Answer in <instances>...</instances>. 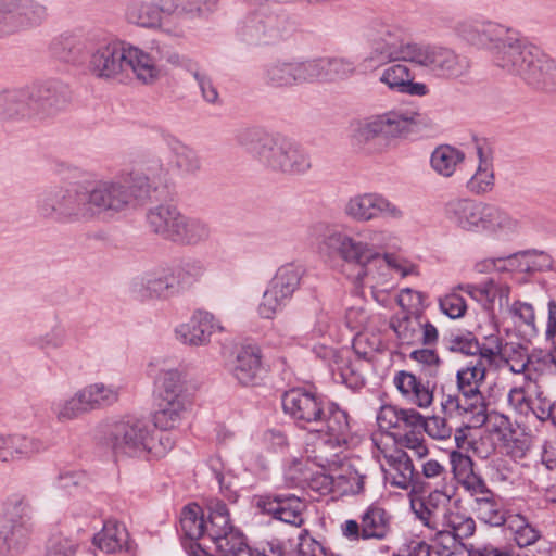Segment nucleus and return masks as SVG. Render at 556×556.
<instances>
[{
	"instance_id": "nucleus-46",
	"label": "nucleus",
	"mask_w": 556,
	"mask_h": 556,
	"mask_svg": "<svg viewBox=\"0 0 556 556\" xmlns=\"http://www.w3.org/2000/svg\"><path fill=\"white\" fill-rule=\"evenodd\" d=\"M31 114L27 89L0 93V118L25 117Z\"/></svg>"
},
{
	"instance_id": "nucleus-19",
	"label": "nucleus",
	"mask_w": 556,
	"mask_h": 556,
	"mask_svg": "<svg viewBox=\"0 0 556 556\" xmlns=\"http://www.w3.org/2000/svg\"><path fill=\"white\" fill-rule=\"evenodd\" d=\"M224 330L219 320L212 313L199 309L186 323L179 324L174 333L180 343L198 348L207 345L214 332Z\"/></svg>"
},
{
	"instance_id": "nucleus-35",
	"label": "nucleus",
	"mask_w": 556,
	"mask_h": 556,
	"mask_svg": "<svg viewBox=\"0 0 556 556\" xmlns=\"http://www.w3.org/2000/svg\"><path fill=\"white\" fill-rule=\"evenodd\" d=\"M386 462L389 466L386 478L392 485L407 490L418 479L413 462L405 452L396 451L394 454L386 455Z\"/></svg>"
},
{
	"instance_id": "nucleus-64",
	"label": "nucleus",
	"mask_w": 556,
	"mask_h": 556,
	"mask_svg": "<svg viewBox=\"0 0 556 556\" xmlns=\"http://www.w3.org/2000/svg\"><path fill=\"white\" fill-rule=\"evenodd\" d=\"M78 542L64 535H55L49 541L46 556H75Z\"/></svg>"
},
{
	"instance_id": "nucleus-34",
	"label": "nucleus",
	"mask_w": 556,
	"mask_h": 556,
	"mask_svg": "<svg viewBox=\"0 0 556 556\" xmlns=\"http://www.w3.org/2000/svg\"><path fill=\"white\" fill-rule=\"evenodd\" d=\"M92 543L104 553L112 554L128 551L129 533L124 523L117 520H106L98 533L93 535Z\"/></svg>"
},
{
	"instance_id": "nucleus-40",
	"label": "nucleus",
	"mask_w": 556,
	"mask_h": 556,
	"mask_svg": "<svg viewBox=\"0 0 556 556\" xmlns=\"http://www.w3.org/2000/svg\"><path fill=\"white\" fill-rule=\"evenodd\" d=\"M174 242L178 245L195 247L211 237L208 224L194 216L182 214Z\"/></svg>"
},
{
	"instance_id": "nucleus-44",
	"label": "nucleus",
	"mask_w": 556,
	"mask_h": 556,
	"mask_svg": "<svg viewBox=\"0 0 556 556\" xmlns=\"http://www.w3.org/2000/svg\"><path fill=\"white\" fill-rule=\"evenodd\" d=\"M4 522L34 526V508L27 495L15 493L4 502Z\"/></svg>"
},
{
	"instance_id": "nucleus-63",
	"label": "nucleus",
	"mask_w": 556,
	"mask_h": 556,
	"mask_svg": "<svg viewBox=\"0 0 556 556\" xmlns=\"http://www.w3.org/2000/svg\"><path fill=\"white\" fill-rule=\"evenodd\" d=\"M452 473L457 482L475 472L472 458L459 451H452L448 455Z\"/></svg>"
},
{
	"instance_id": "nucleus-30",
	"label": "nucleus",
	"mask_w": 556,
	"mask_h": 556,
	"mask_svg": "<svg viewBox=\"0 0 556 556\" xmlns=\"http://www.w3.org/2000/svg\"><path fill=\"white\" fill-rule=\"evenodd\" d=\"M147 170L148 173L134 170L119 176L131 195L130 206L135 205L136 201L148 198L151 190L156 189L157 185L166 179L167 173L163 168L154 172L149 167Z\"/></svg>"
},
{
	"instance_id": "nucleus-37",
	"label": "nucleus",
	"mask_w": 556,
	"mask_h": 556,
	"mask_svg": "<svg viewBox=\"0 0 556 556\" xmlns=\"http://www.w3.org/2000/svg\"><path fill=\"white\" fill-rule=\"evenodd\" d=\"M127 18L130 23L146 28H161L166 33L177 35L176 29L167 27L157 5L153 1H137L128 7Z\"/></svg>"
},
{
	"instance_id": "nucleus-48",
	"label": "nucleus",
	"mask_w": 556,
	"mask_h": 556,
	"mask_svg": "<svg viewBox=\"0 0 556 556\" xmlns=\"http://www.w3.org/2000/svg\"><path fill=\"white\" fill-rule=\"evenodd\" d=\"M206 520L198 504L186 506L180 514V529L185 538L191 542L205 540Z\"/></svg>"
},
{
	"instance_id": "nucleus-25",
	"label": "nucleus",
	"mask_w": 556,
	"mask_h": 556,
	"mask_svg": "<svg viewBox=\"0 0 556 556\" xmlns=\"http://www.w3.org/2000/svg\"><path fill=\"white\" fill-rule=\"evenodd\" d=\"M379 81L390 90L417 97L429 93V87L425 83L414 81V74L403 63H393L386 67L379 77Z\"/></svg>"
},
{
	"instance_id": "nucleus-31",
	"label": "nucleus",
	"mask_w": 556,
	"mask_h": 556,
	"mask_svg": "<svg viewBox=\"0 0 556 556\" xmlns=\"http://www.w3.org/2000/svg\"><path fill=\"white\" fill-rule=\"evenodd\" d=\"M182 214L174 205L161 204L148 211L147 223L154 233L174 242Z\"/></svg>"
},
{
	"instance_id": "nucleus-6",
	"label": "nucleus",
	"mask_w": 556,
	"mask_h": 556,
	"mask_svg": "<svg viewBox=\"0 0 556 556\" xmlns=\"http://www.w3.org/2000/svg\"><path fill=\"white\" fill-rule=\"evenodd\" d=\"M419 43L408 40L407 31L402 26L381 23L375 29L370 51L364 56L362 66L376 70L396 61L412 63Z\"/></svg>"
},
{
	"instance_id": "nucleus-56",
	"label": "nucleus",
	"mask_w": 556,
	"mask_h": 556,
	"mask_svg": "<svg viewBox=\"0 0 556 556\" xmlns=\"http://www.w3.org/2000/svg\"><path fill=\"white\" fill-rule=\"evenodd\" d=\"M368 476L355 468H348L343 473L336 477V494L358 495L365 490Z\"/></svg>"
},
{
	"instance_id": "nucleus-14",
	"label": "nucleus",
	"mask_w": 556,
	"mask_h": 556,
	"mask_svg": "<svg viewBox=\"0 0 556 556\" xmlns=\"http://www.w3.org/2000/svg\"><path fill=\"white\" fill-rule=\"evenodd\" d=\"M343 211L349 218L357 223L376 219L400 222L405 217L401 205L379 192L357 193L349 198Z\"/></svg>"
},
{
	"instance_id": "nucleus-17",
	"label": "nucleus",
	"mask_w": 556,
	"mask_h": 556,
	"mask_svg": "<svg viewBox=\"0 0 556 556\" xmlns=\"http://www.w3.org/2000/svg\"><path fill=\"white\" fill-rule=\"evenodd\" d=\"M262 81L278 89H289L312 84L309 60L277 59L263 65Z\"/></svg>"
},
{
	"instance_id": "nucleus-20",
	"label": "nucleus",
	"mask_w": 556,
	"mask_h": 556,
	"mask_svg": "<svg viewBox=\"0 0 556 556\" xmlns=\"http://www.w3.org/2000/svg\"><path fill=\"white\" fill-rule=\"evenodd\" d=\"M281 18L278 14L264 9L248 14L242 21L239 35L252 45H266L280 36Z\"/></svg>"
},
{
	"instance_id": "nucleus-45",
	"label": "nucleus",
	"mask_w": 556,
	"mask_h": 556,
	"mask_svg": "<svg viewBox=\"0 0 556 556\" xmlns=\"http://www.w3.org/2000/svg\"><path fill=\"white\" fill-rule=\"evenodd\" d=\"M464 160V152L452 146L442 144L431 153L430 163L437 174L443 177H451Z\"/></svg>"
},
{
	"instance_id": "nucleus-8",
	"label": "nucleus",
	"mask_w": 556,
	"mask_h": 556,
	"mask_svg": "<svg viewBox=\"0 0 556 556\" xmlns=\"http://www.w3.org/2000/svg\"><path fill=\"white\" fill-rule=\"evenodd\" d=\"M157 410L154 427L170 430L178 427L186 412L185 381L178 369H162L154 380Z\"/></svg>"
},
{
	"instance_id": "nucleus-15",
	"label": "nucleus",
	"mask_w": 556,
	"mask_h": 556,
	"mask_svg": "<svg viewBox=\"0 0 556 556\" xmlns=\"http://www.w3.org/2000/svg\"><path fill=\"white\" fill-rule=\"evenodd\" d=\"M46 17V7L34 0H0V38L37 27Z\"/></svg>"
},
{
	"instance_id": "nucleus-1",
	"label": "nucleus",
	"mask_w": 556,
	"mask_h": 556,
	"mask_svg": "<svg viewBox=\"0 0 556 556\" xmlns=\"http://www.w3.org/2000/svg\"><path fill=\"white\" fill-rule=\"evenodd\" d=\"M457 33L468 43L489 49L496 66L528 85L544 90L556 88L554 60L517 31L490 21H465L458 24Z\"/></svg>"
},
{
	"instance_id": "nucleus-51",
	"label": "nucleus",
	"mask_w": 556,
	"mask_h": 556,
	"mask_svg": "<svg viewBox=\"0 0 556 556\" xmlns=\"http://www.w3.org/2000/svg\"><path fill=\"white\" fill-rule=\"evenodd\" d=\"M207 271L205 261L197 257L187 258L181 262L174 273L179 289L190 288L202 280Z\"/></svg>"
},
{
	"instance_id": "nucleus-42",
	"label": "nucleus",
	"mask_w": 556,
	"mask_h": 556,
	"mask_svg": "<svg viewBox=\"0 0 556 556\" xmlns=\"http://www.w3.org/2000/svg\"><path fill=\"white\" fill-rule=\"evenodd\" d=\"M392 277L387 253L384 256L370 258L358 271L356 279L361 285L370 288L383 287L390 283Z\"/></svg>"
},
{
	"instance_id": "nucleus-49",
	"label": "nucleus",
	"mask_w": 556,
	"mask_h": 556,
	"mask_svg": "<svg viewBox=\"0 0 556 556\" xmlns=\"http://www.w3.org/2000/svg\"><path fill=\"white\" fill-rule=\"evenodd\" d=\"M213 544L219 556H266L257 551H252L240 530L230 531L228 535L219 538Z\"/></svg>"
},
{
	"instance_id": "nucleus-60",
	"label": "nucleus",
	"mask_w": 556,
	"mask_h": 556,
	"mask_svg": "<svg viewBox=\"0 0 556 556\" xmlns=\"http://www.w3.org/2000/svg\"><path fill=\"white\" fill-rule=\"evenodd\" d=\"M457 289L466 292L470 298L481 303L485 308L492 307L496 298L495 282L491 279L480 285H458Z\"/></svg>"
},
{
	"instance_id": "nucleus-55",
	"label": "nucleus",
	"mask_w": 556,
	"mask_h": 556,
	"mask_svg": "<svg viewBox=\"0 0 556 556\" xmlns=\"http://www.w3.org/2000/svg\"><path fill=\"white\" fill-rule=\"evenodd\" d=\"M367 247L370 249L371 258L376 256H384L387 250L397 247V237L386 229H366L363 230Z\"/></svg>"
},
{
	"instance_id": "nucleus-57",
	"label": "nucleus",
	"mask_w": 556,
	"mask_h": 556,
	"mask_svg": "<svg viewBox=\"0 0 556 556\" xmlns=\"http://www.w3.org/2000/svg\"><path fill=\"white\" fill-rule=\"evenodd\" d=\"M333 379L351 389H357L364 384V377L356 363L341 357L331 367Z\"/></svg>"
},
{
	"instance_id": "nucleus-7",
	"label": "nucleus",
	"mask_w": 556,
	"mask_h": 556,
	"mask_svg": "<svg viewBox=\"0 0 556 556\" xmlns=\"http://www.w3.org/2000/svg\"><path fill=\"white\" fill-rule=\"evenodd\" d=\"M37 214L60 224L87 222L84 185L56 186L40 193L36 200Z\"/></svg>"
},
{
	"instance_id": "nucleus-43",
	"label": "nucleus",
	"mask_w": 556,
	"mask_h": 556,
	"mask_svg": "<svg viewBox=\"0 0 556 556\" xmlns=\"http://www.w3.org/2000/svg\"><path fill=\"white\" fill-rule=\"evenodd\" d=\"M208 510L205 538L212 543L228 535L230 531L238 530L230 522L229 511L225 503L216 501L210 505Z\"/></svg>"
},
{
	"instance_id": "nucleus-23",
	"label": "nucleus",
	"mask_w": 556,
	"mask_h": 556,
	"mask_svg": "<svg viewBox=\"0 0 556 556\" xmlns=\"http://www.w3.org/2000/svg\"><path fill=\"white\" fill-rule=\"evenodd\" d=\"M160 48L151 49V52L132 46L125 45V71H131L137 79L143 84H152L161 76V68L157 65Z\"/></svg>"
},
{
	"instance_id": "nucleus-5",
	"label": "nucleus",
	"mask_w": 556,
	"mask_h": 556,
	"mask_svg": "<svg viewBox=\"0 0 556 556\" xmlns=\"http://www.w3.org/2000/svg\"><path fill=\"white\" fill-rule=\"evenodd\" d=\"M154 434L155 429L148 420L125 416L111 425L108 443L116 459L159 456L162 451L156 448Z\"/></svg>"
},
{
	"instance_id": "nucleus-16",
	"label": "nucleus",
	"mask_w": 556,
	"mask_h": 556,
	"mask_svg": "<svg viewBox=\"0 0 556 556\" xmlns=\"http://www.w3.org/2000/svg\"><path fill=\"white\" fill-rule=\"evenodd\" d=\"M361 521L345 520L341 526L343 536L350 541L383 540L391 532L392 515L380 504L372 503L359 516Z\"/></svg>"
},
{
	"instance_id": "nucleus-52",
	"label": "nucleus",
	"mask_w": 556,
	"mask_h": 556,
	"mask_svg": "<svg viewBox=\"0 0 556 556\" xmlns=\"http://www.w3.org/2000/svg\"><path fill=\"white\" fill-rule=\"evenodd\" d=\"M420 314L395 315L390 320V328L396 337L405 344H415L419 336Z\"/></svg>"
},
{
	"instance_id": "nucleus-29",
	"label": "nucleus",
	"mask_w": 556,
	"mask_h": 556,
	"mask_svg": "<svg viewBox=\"0 0 556 556\" xmlns=\"http://www.w3.org/2000/svg\"><path fill=\"white\" fill-rule=\"evenodd\" d=\"M309 64L312 84L344 79L355 72L354 62L344 58L309 59Z\"/></svg>"
},
{
	"instance_id": "nucleus-11",
	"label": "nucleus",
	"mask_w": 556,
	"mask_h": 556,
	"mask_svg": "<svg viewBox=\"0 0 556 556\" xmlns=\"http://www.w3.org/2000/svg\"><path fill=\"white\" fill-rule=\"evenodd\" d=\"M410 119L397 111L370 115L352 124L351 140L357 149L367 151L371 141L381 138L386 142L405 137Z\"/></svg>"
},
{
	"instance_id": "nucleus-2",
	"label": "nucleus",
	"mask_w": 556,
	"mask_h": 556,
	"mask_svg": "<svg viewBox=\"0 0 556 556\" xmlns=\"http://www.w3.org/2000/svg\"><path fill=\"white\" fill-rule=\"evenodd\" d=\"M283 412L302 429L311 432L305 451L320 467L340 463L351 438L349 415L338 404L326 402L315 392L302 388L286 391L282 395Z\"/></svg>"
},
{
	"instance_id": "nucleus-53",
	"label": "nucleus",
	"mask_w": 556,
	"mask_h": 556,
	"mask_svg": "<svg viewBox=\"0 0 556 556\" xmlns=\"http://www.w3.org/2000/svg\"><path fill=\"white\" fill-rule=\"evenodd\" d=\"M291 299L289 294L282 292L278 287L269 282L257 308L260 316L267 319L275 317L277 313L281 312L287 306Z\"/></svg>"
},
{
	"instance_id": "nucleus-32",
	"label": "nucleus",
	"mask_w": 556,
	"mask_h": 556,
	"mask_svg": "<svg viewBox=\"0 0 556 556\" xmlns=\"http://www.w3.org/2000/svg\"><path fill=\"white\" fill-rule=\"evenodd\" d=\"M45 448V443L38 438L21 433L2 434V463L30 458Z\"/></svg>"
},
{
	"instance_id": "nucleus-58",
	"label": "nucleus",
	"mask_w": 556,
	"mask_h": 556,
	"mask_svg": "<svg viewBox=\"0 0 556 556\" xmlns=\"http://www.w3.org/2000/svg\"><path fill=\"white\" fill-rule=\"evenodd\" d=\"M51 54L63 62H74L81 53L79 42L73 36L62 35L50 43Z\"/></svg>"
},
{
	"instance_id": "nucleus-47",
	"label": "nucleus",
	"mask_w": 556,
	"mask_h": 556,
	"mask_svg": "<svg viewBox=\"0 0 556 556\" xmlns=\"http://www.w3.org/2000/svg\"><path fill=\"white\" fill-rule=\"evenodd\" d=\"M50 409L59 422L71 421L89 413L80 389L72 396L52 401Z\"/></svg>"
},
{
	"instance_id": "nucleus-10",
	"label": "nucleus",
	"mask_w": 556,
	"mask_h": 556,
	"mask_svg": "<svg viewBox=\"0 0 556 556\" xmlns=\"http://www.w3.org/2000/svg\"><path fill=\"white\" fill-rule=\"evenodd\" d=\"M312 235L318 240V249L321 253L328 256H337L348 264L356 265L359 270L371 258L370 249L367 247L362 231L355 236H350L319 223L312 227Z\"/></svg>"
},
{
	"instance_id": "nucleus-18",
	"label": "nucleus",
	"mask_w": 556,
	"mask_h": 556,
	"mask_svg": "<svg viewBox=\"0 0 556 556\" xmlns=\"http://www.w3.org/2000/svg\"><path fill=\"white\" fill-rule=\"evenodd\" d=\"M252 504L263 514L285 523L300 528L304 523L305 502L294 494L254 495Z\"/></svg>"
},
{
	"instance_id": "nucleus-59",
	"label": "nucleus",
	"mask_w": 556,
	"mask_h": 556,
	"mask_svg": "<svg viewBox=\"0 0 556 556\" xmlns=\"http://www.w3.org/2000/svg\"><path fill=\"white\" fill-rule=\"evenodd\" d=\"M443 529L448 530L456 538L464 540L475 533L476 522L471 517L451 509L444 520Z\"/></svg>"
},
{
	"instance_id": "nucleus-28",
	"label": "nucleus",
	"mask_w": 556,
	"mask_h": 556,
	"mask_svg": "<svg viewBox=\"0 0 556 556\" xmlns=\"http://www.w3.org/2000/svg\"><path fill=\"white\" fill-rule=\"evenodd\" d=\"M261 350L257 345H242L230 363L229 371L240 384H253L261 370Z\"/></svg>"
},
{
	"instance_id": "nucleus-50",
	"label": "nucleus",
	"mask_w": 556,
	"mask_h": 556,
	"mask_svg": "<svg viewBox=\"0 0 556 556\" xmlns=\"http://www.w3.org/2000/svg\"><path fill=\"white\" fill-rule=\"evenodd\" d=\"M503 526L520 548L530 546L540 539L539 531L521 515L509 514Z\"/></svg>"
},
{
	"instance_id": "nucleus-54",
	"label": "nucleus",
	"mask_w": 556,
	"mask_h": 556,
	"mask_svg": "<svg viewBox=\"0 0 556 556\" xmlns=\"http://www.w3.org/2000/svg\"><path fill=\"white\" fill-rule=\"evenodd\" d=\"M303 273L304 270L300 265L285 264L277 269L270 282L292 298L300 287Z\"/></svg>"
},
{
	"instance_id": "nucleus-9",
	"label": "nucleus",
	"mask_w": 556,
	"mask_h": 556,
	"mask_svg": "<svg viewBox=\"0 0 556 556\" xmlns=\"http://www.w3.org/2000/svg\"><path fill=\"white\" fill-rule=\"evenodd\" d=\"M412 64L424 68L431 77L455 81L467 77L469 59L451 47L437 43H419Z\"/></svg>"
},
{
	"instance_id": "nucleus-41",
	"label": "nucleus",
	"mask_w": 556,
	"mask_h": 556,
	"mask_svg": "<svg viewBox=\"0 0 556 556\" xmlns=\"http://www.w3.org/2000/svg\"><path fill=\"white\" fill-rule=\"evenodd\" d=\"M478 519L492 527L503 526L509 514L505 510L503 500L493 491L473 502Z\"/></svg>"
},
{
	"instance_id": "nucleus-61",
	"label": "nucleus",
	"mask_w": 556,
	"mask_h": 556,
	"mask_svg": "<svg viewBox=\"0 0 556 556\" xmlns=\"http://www.w3.org/2000/svg\"><path fill=\"white\" fill-rule=\"evenodd\" d=\"M458 290L456 287L439 299L440 311L452 319L463 317L467 311L466 301L457 292Z\"/></svg>"
},
{
	"instance_id": "nucleus-33",
	"label": "nucleus",
	"mask_w": 556,
	"mask_h": 556,
	"mask_svg": "<svg viewBox=\"0 0 556 556\" xmlns=\"http://www.w3.org/2000/svg\"><path fill=\"white\" fill-rule=\"evenodd\" d=\"M491 344L495 346L496 358H503V340L498 334L488 336L485 342L482 344L470 332L451 336L447 341V349L451 352H457L470 356L471 358H478L482 356L485 349L491 348Z\"/></svg>"
},
{
	"instance_id": "nucleus-3",
	"label": "nucleus",
	"mask_w": 556,
	"mask_h": 556,
	"mask_svg": "<svg viewBox=\"0 0 556 556\" xmlns=\"http://www.w3.org/2000/svg\"><path fill=\"white\" fill-rule=\"evenodd\" d=\"M443 216L457 231L508 238L517 235L520 222L505 208L470 198H453L443 207Z\"/></svg>"
},
{
	"instance_id": "nucleus-27",
	"label": "nucleus",
	"mask_w": 556,
	"mask_h": 556,
	"mask_svg": "<svg viewBox=\"0 0 556 556\" xmlns=\"http://www.w3.org/2000/svg\"><path fill=\"white\" fill-rule=\"evenodd\" d=\"M475 149L479 162L466 187L471 193L479 195L490 192L494 187L493 153L485 141L476 140Z\"/></svg>"
},
{
	"instance_id": "nucleus-39",
	"label": "nucleus",
	"mask_w": 556,
	"mask_h": 556,
	"mask_svg": "<svg viewBox=\"0 0 556 556\" xmlns=\"http://www.w3.org/2000/svg\"><path fill=\"white\" fill-rule=\"evenodd\" d=\"M34 526L7 523L0 527V555L15 556L22 553L30 541Z\"/></svg>"
},
{
	"instance_id": "nucleus-12",
	"label": "nucleus",
	"mask_w": 556,
	"mask_h": 556,
	"mask_svg": "<svg viewBox=\"0 0 556 556\" xmlns=\"http://www.w3.org/2000/svg\"><path fill=\"white\" fill-rule=\"evenodd\" d=\"M503 358H496L495 346L491 344L485 349L481 357L470 358L457 370L456 383L458 393L464 401L470 402V406L483 408L484 397L481 387L485 381L488 368H498L502 366Z\"/></svg>"
},
{
	"instance_id": "nucleus-62",
	"label": "nucleus",
	"mask_w": 556,
	"mask_h": 556,
	"mask_svg": "<svg viewBox=\"0 0 556 556\" xmlns=\"http://www.w3.org/2000/svg\"><path fill=\"white\" fill-rule=\"evenodd\" d=\"M412 509L415 516L421 521V523L429 528L432 531L441 530L444 527V520L446 518L445 515L440 514V511H434L430 509L425 503L421 501L412 502Z\"/></svg>"
},
{
	"instance_id": "nucleus-13",
	"label": "nucleus",
	"mask_w": 556,
	"mask_h": 556,
	"mask_svg": "<svg viewBox=\"0 0 556 556\" xmlns=\"http://www.w3.org/2000/svg\"><path fill=\"white\" fill-rule=\"evenodd\" d=\"M87 222L105 212H121L130 206V193L127 186L119 179L96 181L90 189L84 186Z\"/></svg>"
},
{
	"instance_id": "nucleus-38",
	"label": "nucleus",
	"mask_w": 556,
	"mask_h": 556,
	"mask_svg": "<svg viewBox=\"0 0 556 556\" xmlns=\"http://www.w3.org/2000/svg\"><path fill=\"white\" fill-rule=\"evenodd\" d=\"M88 412L103 409L117 403L122 388L115 383L97 381L80 389Z\"/></svg>"
},
{
	"instance_id": "nucleus-24",
	"label": "nucleus",
	"mask_w": 556,
	"mask_h": 556,
	"mask_svg": "<svg viewBox=\"0 0 556 556\" xmlns=\"http://www.w3.org/2000/svg\"><path fill=\"white\" fill-rule=\"evenodd\" d=\"M27 91L31 113L52 114L66 103L65 88L54 81L34 84Z\"/></svg>"
},
{
	"instance_id": "nucleus-36",
	"label": "nucleus",
	"mask_w": 556,
	"mask_h": 556,
	"mask_svg": "<svg viewBox=\"0 0 556 556\" xmlns=\"http://www.w3.org/2000/svg\"><path fill=\"white\" fill-rule=\"evenodd\" d=\"M393 383L404 397L419 407H428L433 401V394L429 387L409 371L396 372Z\"/></svg>"
},
{
	"instance_id": "nucleus-26",
	"label": "nucleus",
	"mask_w": 556,
	"mask_h": 556,
	"mask_svg": "<svg viewBox=\"0 0 556 556\" xmlns=\"http://www.w3.org/2000/svg\"><path fill=\"white\" fill-rule=\"evenodd\" d=\"M163 140L172 155L173 168L182 177H194L202 170V159L198 151L175 136L163 132Z\"/></svg>"
},
{
	"instance_id": "nucleus-21",
	"label": "nucleus",
	"mask_w": 556,
	"mask_h": 556,
	"mask_svg": "<svg viewBox=\"0 0 556 556\" xmlns=\"http://www.w3.org/2000/svg\"><path fill=\"white\" fill-rule=\"evenodd\" d=\"M131 293L142 300H166L178 293V287L170 269H157L132 279Z\"/></svg>"
},
{
	"instance_id": "nucleus-22",
	"label": "nucleus",
	"mask_w": 556,
	"mask_h": 556,
	"mask_svg": "<svg viewBox=\"0 0 556 556\" xmlns=\"http://www.w3.org/2000/svg\"><path fill=\"white\" fill-rule=\"evenodd\" d=\"M89 71L99 78H118L125 71V43L110 42L99 47L89 61Z\"/></svg>"
},
{
	"instance_id": "nucleus-4",
	"label": "nucleus",
	"mask_w": 556,
	"mask_h": 556,
	"mask_svg": "<svg viewBox=\"0 0 556 556\" xmlns=\"http://www.w3.org/2000/svg\"><path fill=\"white\" fill-rule=\"evenodd\" d=\"M236 141L264 167L290 175L305 174L312 167L309 155L295 142L260 127L241 128Z\"/></svg>"
}]
</instances>
